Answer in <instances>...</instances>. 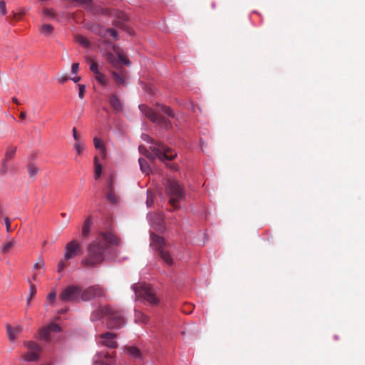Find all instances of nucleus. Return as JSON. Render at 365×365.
I'll return each instance as SVG.
<instances>
[{
    "label": "nucleus",
    "instance_id": "5fc2aeb1",
    "mask_svg": "<svg viewBox=\"0 0 365 365\" xmlns=\"http://www.w3.org/2000/svg\"><path fill=\"white\" fill-rule=\"evenodd\" d=\"M187 309H185V308L183 309V312L186 314H190L192 312L194 307L192 304H188Z\"/></svg>",
    "mask_w": 365,
    "mask_h": 365
},
{
    "label": "nucleus",
    "instance_id": "39448f33",
    "mask_svg": "<svg viewBox=\"0 0 365 365\" xmlns=\"http://www.w3.org/2000/svg\"><path fill=\"white\" fill-rule=\"evenodd\" d=\"M142 138L152 144L150 148L160 160H172L177 156V153L175 151L160 142L154 141L148 135L143 134Z\"/></svg>",
    "mask_w": 365,
    "mask_h": 365
},
{
    "label": "nucleus",
    "instance_id": "bf43d9fd",
    "mask_svg": "<svg viewBox=\"0 0 365 365\" xmlns=\"http://www.w3.org/2000/svg\"><path fill=\"white\" fill-rule=\"evenodd\" d=\"M36 279H37V274H36V273H34V274H33V276H32V279H34V280H36Z\"/></svg>",
    "mask_w": 365,
    "mask_h": 365
},
{
    "label": "nucleus",
    "instance_id": "72a5a7b5",
    "mask_svg": "<svg viewBox=\"0 0 365 365\" xmlns=\"http://www.w3.org/2000/svg\"><path fill=\"white\" fill-rule=\"evenodd\" d=\"M28 171L30 177L34 178L38 172V168L34 164H29L28 165Z\"/></svg>",
    "mask_w": 365,
    "mask_h": 365
},
{
    "label": "nucleus",
    "instance_id": "6e6d98bb",
    "mask_svg": "<svg viewBox=\"0 0 365 365\" xmlns=\"http://www.w3.org/2000/svg\"><path fill=\"white\" fill-rule=\"evenodd\" d=\"M73 82L75 83H78V81H80L81 80V77L80 76H76V77H74V78H71Z\"/></svg>",
    "mask_w": 365,
    "mask_h": 365
},
{
    "label": "nucleus",
    "instance_id": "2f4dec72",
    "mask_svg": "<svg viewBox=\"0 0 365 365\" xmlns=\"http://www.w3.org/2000/svg\"><path fill=\"white\" fill-rule=\"evenodd\" d=\"M108 189L110 192L107 193L106 198L112 203H115L117 202V198L115 194L113 192V185L111 182L109 183Z\"/></svg>",
    "mask_w": 365,
    "mask_h": 365
},
{
    "label": "nucleus",
    "instance_id": "864d4df0",
    "mask_svg": "<svg viewBox=\"0 0 365 365\" xmlns=\"http://www.w3.org/2000/svg\"><path fill=\"white\" fill-rule=\"evenodd\" d=\"M68 77L67 76H61L60 77H58V83H66L68 80Z\"/></svg>",
    "mask_w": 365,
    "mask_h": 365
},
{
    "label": "nucleus",
    "instance_id": "dca6fc26",
    "mask_svg": "<svg viewBox=\"0 0 365 365\" xmlns=\"http://www.w3.org/2000/svg\"><path fill=\"white\" fill-rule=\"evenodd\" d=\"M6 328L8 337L11 341H14L23 330V327L21 325L12 327L9 324H6Z\"/></svg>",
    "mask_w": 365,
    "mask_h": 365
},
{
    "label": "nucleus",
    "instance_id": "bb28decb",
    "mask_svg": "<svg viewBox=\"0 0 365 365\" xmlns=\"http://www.w3.org/2000/svg\"><path fill=\"white\" fill-rule=\"evenodd\" d=\"M138 161L142 172L145 174H148L150 170L147 160L144 158H139Z\"/></svg>",
    "mask_w": 365,
    "mask_h": 365
},
{
    "label": "nucleus",
    "instance_id": "4be33fe9",
    "mask_svg": "<svg viewBox=\"0 0 365 365\" xmlns=\"http://www.w3.org/2000/svg\"><path fill=\"white\" fill-rule=\"evenodd\" d=\"M50 330L47 327H43L39 330V339L41 340L48 341L50 339Z\"/></svg>",
    "mask_w": 365,
    "mask_h": 365
},
{
    "label": "nucleus",
    "instance_id": "37998d69",
    "mask_svg": "<svg viewBox=\"0 0 365 365\" xmlns=\"http://www.w3.org/2000/svg\"><path fill=\"white\" fill-rule=\"evenodd\" d=\"M78 89H79V92H78V97L81 98V99H83L84 98V94H85V91H86V86L83 84H78Z\"/></svg>",
    "mask_w": 365,
    "mask_h": 365
},
{
    "label": "nucleus",
    "instance_id": "680f3d73",
    "mask_svg": "<svg viewBox=\"0 0 365 365\" xmlns=\"http://www.w3.org/2000/svg\"><path fill=\"white\" fill-rule=\"evenodd\" d=\"M61 215L63 217H66V213H61Z\"/></svg>",
    "mask_w": 365,
    "mask_h": 365
},
{
    "label": "nucleus",
    "instance_id": "9b49d317",
    "mask_svg": "<svg viewBox=\"0 0 365 365\" xmlns=\"http://www.w3.org/2000/svg\"><path fill=\"white\" fill-rule=\"evenodd\" d=\"M113 48L114 52L117 54V56H115L111 53H108L106 55L107 61L112 64L114 67H116L119 63L128 65L130 63L129 60L126 59L120 53L119 48H115V46H113Z\"/></svg>",
    "mask_w": 365,
    "mask_h": 365
},
{
    "label": "nucleus",
    "instance_id": "7c9ffc66",
    "mask_svg": "<svg viewBox=\"0 0 365 365\" xmlns=\"http://www.w3.org/2000/svg\"><path fill=\"white\" fill-rule=\"evenodd\" d=\"M28 282L30 284V287H29V297L27 299V304L29 305L30 304V302H31V299L36 294V286L31 282L30 279H28Z\"/></svg>",
    "mask_w": 365,
    "mask_h": 365
},
{
    "label": "nucleus",
    "instance_id": "3c124183",
    "mask_svg": "<svg viewBox=\"0 0 365 365\" xmlns=\"http://www.w3.org/2000/svg\"><path fill=\"white\" fill-rule=\"evenodd\" d=\"M79 69V63H73L71 66V71L73 73H76L78 71Z\"/></svg>",
    "mask_w": 365,
    "mask_h": 365
},
{
    "label": "nucleus",
    "instance_id": "052dcab7",
    "mask_svg": "<svg viewBox=\"0 0 365 365\" xmlns=\"http://www.w3.org/2000/svg\"><path fill=\"white\" fill-rule=\"evenodd\" d=\"M2 213H3V211H2L1 207L0 206V217L2 215Z\"/></svg>",
    "mask_w": 365,
    "mask_h": 365
},
{
    "label": "nucleus",
    "instance_id": "f8f14e48",
    "mask_svg": "<svg viewBox=\"0 0 365 365\" xmlns=\"http://www.w3.org/2000/svg\"><path fill=\"white\" fill-rule=\"evenodd\" d=\"M64 259L69 260L78 255L80 245L76 240H72L66 244L65 247Z\"/></svg>",
    "mask_w": 365,
    "mask_h": 365
},
{
    "label": "nucleus",
    "instance_id": "20e7f679",
    "mask_svg": "<svg viewBox=\"0 0 365 365\" xmlns=\"http://www.w3.org/2000/svg\"><path fill=\"white\" fill-rule=\"evenodd\" d=\"M165 192L169 197V203L174 208L178 209L180 202L185 199V190L182 185L174 179H168L165 183Z\"/></svg>",
    "mask_w": 365,
    "mask_h": 365
},
{
    "label": "nucleus",
    "instance_id": "a18cd8bd",
    "mask_svg": "<svg viewBox=\"0 0 365 365\" xmlns=\"http://www.w3.org/2000/svg\"><path fill=\"white\" fill-rule=\"evenodd\" d=\"M90 70L95 74L96 75L98 73H100L98 68V65L96 62L94 61H92L91 63V65L90 66Z\"/></svg>",
    "mask_w": 365,
    "mask_h": 365
},
{
    "label": "nucleus",
    "instance_id": "c03bdc74",
    "mask_svg": "<svg viewBox=\"0 0 365 365\" xmlns=\"http://www.w3.org/2000/svg\"><path fill=\"white\" fill-rule=\"evenodd\" d=\"M56 297V292L55 289L51 290L47 296V300L51 302H55Z\"/></svg>",
    "mask_w": 365,
    "mask_h": 365
},
{
    "label": "nucleus",
    "instance_id": "ddd939ff",
    "mask_svg": "<svg viewBox=\"0 0 365 365\" xmlns=\"http://www.w3.org/2000/svg\"><path fill=\"white\" fill-rule=\"evenodd\" d=\"M94 360L97 365H113L114 361L112 353L105 351L98 353Z\"/></svg>",
    "mask_w": 365,
    "mask_h": 365
},
{
    "label": "nucleus",
    "instance_id": "09e8293b",
    "mask_svg": "<svg viewBox=\"0 0 365 365\" xmlns=\"http://www.w3.org/2000/svg\"><path fill=\"white\" fill-rule=\"evenodd\" d=\"M0 12L2 15L6 14V3L4 1H0Z\"/></svg>",
    "mask_w": 365,
    "mask_h": 365
},
{
    "label": "nucleus",
    "instance_id": "412c9836",
    "mask_svg": "<svg viewBox=\"0 0 365 365\" xmlns=\"http://www.w3.org/2000/svg\"><path fill=\"white\" fill-rule=\"evenodd\" d=\"M99 34L102 36H106L107 34H109L115 40L118 39V31L113 29H102Z\"/></svg>",
    "mask_w": 365,
    "mask_h": 365
},
{
    "label": "nucleus",
    "instance_id": "1a4fd4ad",
    "mask_svg": "<svg viewBox=\"0 0 365 365\" xmlns=\"http://www.w3.org/2000/svg\"><path fill=\"white\" fill-rule=\"evenodd\" d=\"M81 299L83 301H89L94 298L105 297L104 290L98 285L91 286L81 293Z\"/></svg>",
    "mask_w": 365,
    "mask_h": 365
},
{
    "label": "nucleus",
    "instance_id": "c756f323",
    "mask_svg": "<svg viewBox=\"0 0 365 365\" xmlns=\"http://www.w3.org/2000/svg\"><path fill=\"white\" fill-rule=\"evenodd\" d=\"M95 78L103 86H106L108 84L106 76L101 72L95 75Z\"/></svg>",
    "mask_w": 365,
    "mask_h": 365
},
{
    "label": "nucleus",
    "instance_id": "aec40b11",
    "mask_svg": "<svg viewBox=\"0 0 365 365\" xmlns=\"http://www.w3.org/2000/svg\"><path fill=\"white\" fill-rule=\"evenodd\" d=\"M111 74L117 83L120 85L125 84L126 73L124 71L122 70L120 71V73L112 71Z\"/></svg>",
    "mask_w": 365,
    "mask_h": 365
},
{
    "label": "nucleus",
    "instance_id": "c9c22d12",
    "mask_svg": "<svg viewBox=\"0 0 365 365\" xmlns=\"http://www.w3.org/2000/svg\"><path fill=\"white\" fill-rule=\"evenodd\" d=\"M67 260L64 259V257L60 260L57 265V272H61L63 269L68 266V264L66 262Z\"/></svg>",
    "mask_w": 365,
    "mask_h": 365
},
{
    "label": "nucleus",
    "instance_id": "8fccbe9b",
    "mask_svg": "<svg viewBox=\"0 0 365 365\" xmlns=\"http://www.w3.org/2000/svg\"><path fill=\"white\" fill-rule=\"evenodd\" d=\"M4 222H5V225H6V231L8 232H10L12 231L11 228V222H10V220L8 217H6L4 218Z\"/></svg>",
    "mask_w": 365,
    "mask_h": 365
},
{
    "label": "nucleus",
    "instance_id": "2eb2a0df",
    "mask_svg": "<svg viewBox=\"0 0 365 365\" xmlns=\"http://www.w3.org/2000/svg\"><path fill=\"white\" fill-rule=\"evenodd\" d=\"M152 226L158 231L163 232L165 230V222L163 217L160 214H155L152 217Z\"/></svg>",
    "mask_w": 365,
    "mask_h": 365
},
{
    "label": "nucleus",
    "instance_id": "f704fd0d",
    "mask_svg": "<svg viewBox=\"0 0 365 365\" xmlns=\"http://www.w3.org/2000/svg\"><path fill=\"white\" fill-rule=\"evenodd\" d=\"M94 145L96 149L100 150L102 152L105 151L104 145L102 143V141L97 137L94 138L93 139Z\"/></svg>",
    "mask_w": 365,
    "mask_h": 365
},
{
    "label": "nucleus",
    "instance_id": "cd10ccee",
    "mask_svg": "<svg viewBox=\"0 0 365 365\" xmlns=\"http://www.w3.org/2000/svg\"><path fill=\"white\" fill-rule=\"evenodd\" d=\"M125 349H126L127 352L133 358H135V359L140 358V352L138 348L134 347V346H129V347H127Z\"/></svg>",
    "mask_w": 365,
    "mask_h": 365
},
{
    "label": "nucleus",
    "instance_id": "473e14b6",
    "mask_svg": "<svg viewBox=\"0 0 365 365\" xmlns=\"http://www.w3.org/2000/svg\"><path fill=\"white\" fill-rule=\"evenodd\" d=\"M139 150L141 153H143L148 158L151 160H154L155 158L156 157L153 153H150L143 145L139 146Z\"/></svg>",
    "mask_w": 365,
    "mask_h": 365
},
{
    "label": "nucleus",
    "instance_id": "9d476101",
    "mask_svg": "<svg viewBox=\"0 0 365 365\" xmlns=\"http://www.w3.org/2000/svg\"><path fill=\"white\" fill-rule=\"evenodd\" d=\"M24 345L28 348L29 351L23 356L24 359L27 361L38 360L41 351V347L36 342L31 341H25Z\"/></svg>",
    "mask_w": 365,
    "mask_h": 365
},
{
    "label": "nucleus",
    "instance_id": "49530a36",
    "mask_svg": "<svg viewBox=\"0 0 365 365\" xmlns=\"http://www.w3.org/2000/svg\"><path fill=\"white\" fill-rule=\"evenodd\" d=\"M73 148L76 150L77 154H78V155H80L83 150V145L81 143H79L78 142L75 143Z\"/></svg>",
    "mask_w": 365,
    "mask_h": 365
},
{
    "label": "nucleus",
    "instance_id": "b1692460",
    "mask_svg": "<svg viewBox=\"0 0 365 365\" xmlns=\"http://www.w3.org/2000/svg\"><path fill=\"white\" fill-rule=\"evenodd\" d=\"M75 41L80 44L81 46L88 48L90 46V42L84 36L81 35H76L75 36Z\"/></svg>",
    "mask_w": 365,
    "mask_h": 365
},
{
    "label": "nucleus",
    "instance_id": "423d86ee",
    "mask_svg": "<svg viewBox=\"0 0 365 365\" xmlns=\"http://www.w3.org/2000/svg\"><path fill=\"white\" fill-rule=\"evenodd\" d=\"M150 246L153 250H155L158 252V255L168 265H172L173 259L168 251V248L170 247V245L167 243L165 240L160 236H158L154 233L150 234Z\"/></svg>",
    "mask_w": 365,
    "mask_h": 365
},
{
    "label": "nucleus",
    "instance_id": "de8ad7c7",
    "mask_svg": "<svg viewBox=\"0 0 365 365\" xmlns=\"http://www.w3.org/2000/svg\"><path fill=\"white\" fill-rule=\"evenodd\" d=\"M14 241L7 242L3 247V252H7L14 246Z\"/></svg>",
    "mask_w": 365,
    "mask_h": 365
},
{
    "label": "nucleus",
    "instance_id": "c85d7f7f",
    "mask_svg": "<svg viewBox=\"0 0 365 365\" xmlns=\"http://www.w3.org/2000/svg\"><path fill=\"white\" fill-rule=\"evenodd\" d=\"M16 151V147L15 146H9L6 149L5 154V159L6 161L9 159H11L14 157Z\"/></svg>",
    "mask_w": 365,
    "mask_h": 365
},
{
    "label": "nucleus",
    "instance_id": "79ce46f5",
    "mask_svg": "<svg viewBox=\"0 0 365 365\" xmlns=\"http://www.w3.org/2000/svg\"><path fill=\"white\" fill-rule=\"evenodd\" d=\"M44 267V262L41 258H39L34 265V269H41Z\"/></svg>",
    "mask_w": 365,
    "mask_h": 365
},
{
    "label": "nucleus",
    "instance_id": "603ef678",
    "mask_svg": "<svg viewBox=\"0 0 365 365\" xmlns=\"http://www.w3.org/2000/svg\"><path fill=\"white\" fill-rule=\"evenodd\" d=\"M72 133H73V138L75 139V140L77 143L79 140V139H80V136L78 134L77 130H76V128L75 127L73 128Z\"/></svg>",
    "mask_w": 365,
    "mask_h": 365
},
{
    "label": "nucleus",
    "instance_id": "a19ab883",
    "mask_svg": "<svg viewBox=\"0 0 365 365\" xmlns=\"http://www.w3.org/2000/svg\"><path fill=\"white\" fill-rule=\"evenodd\" d=\"M43 12L45 16L50 19L55 18V14L53 9H44Z\"/></svg>",
    "mask_w": 365,
    "mask_h": 365
},
{
    "label": "nucleus",
    "instance_id": "f257e3e1",
    "mask_svg": "<svg viewBox=\"0 0 365 365\" xmlns=\"http://www.w3.org/2000/svg\"><path fill=\"white\" fill-rule=\"evenodd\" d=\"M120 240L112 232H101L88 247L86 257L81 264L88 268H92L104 260L105 251L109 245H119Z\"/></svg>",
    "mask_w": 365,
    "mask_h": 365
},
{
    "label": "nucleus",
    "instance_id": "0eeeda50",
    "mask_svg": "<svg viewBox=\"0 0 365 365\" xmlns=\"http://www.w3.org/2000/svg\"><path fill=\"white\" fill-rule=\"evenodd\" d=\"M133 289L137 299H142L151 305H157L160 302L155 291L148 284H135Z\"/></svg>",
    "mask_w": 365,
    "mask_h": 365
},
{
    "label": "nucleus",
    "instance_id": "a878e982",
    "mask_svg": "<svg viewBox=\"0 0 365 365\" xmlns=\"http://www.w3.org/2000/svg\"><path fill=\"white\" fill-rule=\"evenodd\" d=\"M135 318L136 322H140L143 324H145L148 322V317L140 311H135Z\"/></svg>",
    "mask_w": 365,
    "mask_h": 365
},
{
    "label": "nucleus",
    "instance_id": "4c0bfd02",
    "mask_svg": "<svg viewBox=\"0 0 365 365\" xmlns=\"http://www.w3.org/2000/svg\"><path fill=\"white\" fill-rule=\"evenodd\" d=\"M9 168L7 165V161L6 160H3L1 168H0V175L1 176L6 175L8 172Z\"/></svg>",
    "mask_w": 365,
    "mask_h": 365
},
{
    "label": "nucleus",
    "instance_id": "6ab92c4d",
    "mask_svg": "<svg viewBox=\"0 0 365 365\" xmlns=\"http://www.w3.org/2000/svg\"><path fill=\"white\" fill-rule=\"evenodd\" d=\"M92 224H93L92 217L89 216L85 220V222L83 225V227H82V236L84 238L88 237V236L89 235Z\"/></svg>",
    "mask_w": 365,
    "mask_h": 365
},
{
    "label": "nucleus",
    "instance_id": "58836bf2",
    "mask_svg": "<svg viewBox=\"0 0 365 365\" xmlns=\"http://www.w3.org/2000/svg\"><path fill=\"white\" fill-rule=\"evenodd\" d=\"M154 195L150 191L147 192V200L146 204L148 207L151 206L153 204Z\"/></svg>",
    "mask_w": 365,
    "mask_h": 365
},
{
    "label": "nucleus",
    "instance_id": "f03ea898",
    "mask_svg": "<svg viewBox=\"0 0 365 365\" xmlns=\"http://www.w3.org/2000/svg\"><path fill=\"white\" fill-rule=\"evenodd\" d=\"M140 112L150 121L165 129L170 130L173 127L170 119L175 118V115L173 109L165 105L157 103L155 110L145 104L139 106Z\"/></svg>",
    "mask_w": 365,
    "mask_h": 365
},
{
    "label": "nucleus",
    "instance_id": "a211bd4d",
    "mask_svg": "<svg viewBox=\"0 0 365 365\" xmlns=\"http://www.w3.org/2000/svg\"><path fill=\"white\" fill-rule=\"evenodd\" d=\"M109 103L115 113L122 111V104L116 95L112 94L110 96Z\"/></svg>",
    "mask_w": 365,
    "mask_h": 365
},
{
    "label": "nucleus",
    "instance_id": "e433bc0d",
    "mask_svg": "<svg viewBox=\"0 0 365 365\" xmlns=\"http://www.w3.org/2000/svg\"><path fill=\"white\" fill-rule=\"evenodd\" d=\"M67 260L64 259V257L60 260L57 265V272H61L63 269L68 266V264L66 262Z\"/></svg>",
    "mask_w": 365,
    "mask_h": 365
},
{
    "label": "nucleus",
    "instance_id": "5701e85b",
    "mask_svg": "<svg viewBox=\"0 0 365 365\" xmlns=\"http://www.w3.org/2000/svg\"><path fill=\"white\" fill-rule=\"evenodd\" d=\"M94 165H95L94 178L96 180H97L100 178L101 173H102V166L98 163V158L97 156H96L94 158Z\"/></svg>",
    "mask_w": 365,
    "mask_h": 365
},
{
    "label": "nucleus",
    "instance_id": "f3484780",
    "mask_svg": "<svg viewBox=\"0 0 365 365\" xmlns=\"http://www.w3.org/2000/svg\"><path fill=\"white\" fill-rule=\"evenodd\" d=\"M111 16H115V19L113 21V24L117 26L122 27L123 23L128 19L125 13L120 11H113L110 13Z\"/></svg>",
    "mask_w": 365,
    "mask_h": 365
},
{
    "label": "nucleus",
    "instance_id": "ea45409f",
    "mask_svg": "<svg viewBox=\"0 0 365 365\" xmlns=\"http://www.w3.org/2000/svg\"><path fill=\"white\" fill-rule=\"evenodd\" d=\"M48 327L50 330V332H58L61 331L60 327L54 323H51L49 325H48Z\"/></svg>",
    "mask_w": 365,
    "mask_h": 365
},
{
    "label": "nucleus",
    "instance_id": "4468645a",
    "mask_svg": "<svg viewBox=\"0 0 365 365\" xmlns=\"http://www.w3.org/2000/svg\"><path fill=\"white\" fill-rule=\"evenodd\" d=\"M116 335L111 332H106L101 335L102 344L110 348L117 347V342L115 341Z\"/></svg>",
    "mask_w": 365,
    "mask_h": 365
},
{
    "label": "nucleus",
    "instance_id": "7ed1b4c3",
    "mask_svg": "<svg viewBox=\"0 0 365 365\" xmlns=\"http://www.w3.org/2000/svg\"><path fill=\"white\" fill-rule=\"evenodd\" d=\"M103 318H106V326L108 329H120L125 324V319L120 310L110 306L100 305L91 314V322H96Z\"/></svg>",
    "mask_w": 365,
    "mask_h": 365
},
{
    "label": "nucleus",
    "instance_id": "4d7b16f0",
    "mask_svg": "<svg viewBox=\"0 0 365 365\" xmlns=\"http://www.w3.org/2000/svg\"><path fill=\"white\" fill-rule=\"evenodd\" d=\"M19 117L22 120L25 119V118H26V113L24 111L21 112Z\"/></svg>",
    "mask_w": 365,
    "mask_h": 365
},
{
    "label": "nucleus",
    "instance_id": "6e6552de",
    "mask_svg": "<svg viewBox=\"0 0 365 365\" xmlns=\"http://www.w3.org/2000/svg\"><path fill=\"white\" fill-rule=\"evenodd\" d=\"M81 289L78 286H68L59 294V299L63 302H77L81 296Z\"/></svg>",
    "mask_w": 365,
    "mask_h": 365
},
{
    "label": "nucleus",
    "instance_id": "13d9d810",
    "mask_svg": "<svg viewBox=\"0 0 365 365\" xmlns=\"http://www.w3.org/2000/svg\"><path fill=\"white\" fill-rule=\"evenodd\" d=\"M12 101H13L14 103L17 104V105H19V104H20V103L19 102L18 99H17L16 97H14V98H12Z\"/></svg>",
    "mask_w": 365,
    "mask_h": 365
},
{
    "label": "nucleus",
    "instance_id": "393cba45",
    "mask_svg": "<svg viewBox=\"0 0 365 365\" xmlns=\"http://www.w3.org/2000/svg\"><path fill=\"white\" fill-rule=\"evenodd\" d=\"M39 31L43 35L48 36L53 32V27L51 24H43L41 26Z\"/></svg>",
    "mask_w": 365,
    "mask_h": 365
}]
</instances>
